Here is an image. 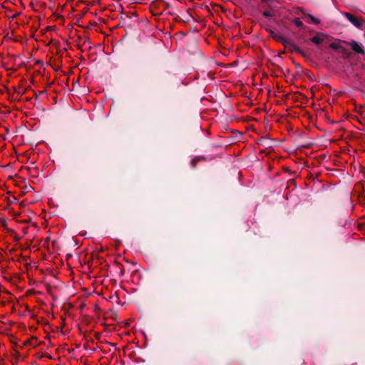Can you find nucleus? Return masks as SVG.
<instances>
[{
	"label": "nucleus",
	"instance_id": "1",
	"mask_svg": "<svg viewBox=\"0 0 365 365\" xmlns=\"http://www.w3.org/2000/svg\"><path fill=\"white\" fill-rule=\"evenodd\" d=\"M342 14L354 26L361 29L362 26V21L354 16V14L348 12H342Z\"/></svg>",
	"mask_w": 365,
	"mask_h": 365
},
{
	"label": "nucleus",
	"instance_id": "2",
	"mask_svg": "<svg viewBox=\"0 0 365 365\" xmlns=\"http://www.w3.org/2000/svg\"><path fill=\"white\" fill-rule=\"evenodd\" d=\"M275 0H261V2L264 4V7L266 8V10L262 14L264 17H272L275 15L274 9H273L272 6L268 4L269 2H273Z\"/></svg>",
	"mask_w": 365,
	"mask_h": 365
},
{
	"label": "nucleus",
	"instance_id": "3",
	"mask_svg": "<svg viewBox=\"0 0 365 365\" xmlns=\"http://www.w3.org/2000/svg\"><path fill=\"white\" fill-rule=\"evenodd\" d=\"M286 48H289L290 51L293 52H296L303 56H305V53L296 44H294L293 42H292L289 39H285V41L282 43Z\"/></svg>",
	"mask_w": 365,
	"mask_h": 365
},
{
	"label": "nucleus",
	"instance_id": "4",
	"mask_svg": "<svg viewBox=\"0 0 365 365\" xmlns=\"http://www.w3.org/2000/svg\"><path fill=\"white\" fill-rule=\"evenodd\" d=\"M344 43H346L347 45H349L351 47V48L356 53H359V54L365 53L364 51L362 49V48L359 45V43L356 41L351 40V41H349V42L344 41Z\"/></svg>",
	"mask_w": 365,
	"mask_h": 365
},
{
	"label": "nucleus",
	"instance_id": "5",
	"mask_svg": "<svg viewBox=\"0 0 365 365\" xmlns=\"http://www.w3.org/2000/svg\"><path fill=\"white\" fill-rule=\"evenodd\" d=\"M265 30L269 34V36L273 38L275 41L283 43L284 41H285L286 38L279 36L273 30H272L270 28L267 27L265 29Z\"/></svg>",
	"mask_w": 365,
	"mask_h": 365
},
{
	"label": "nucleus",
	"instance_id": "6",
	"mask_svg": "<svg viewBox=\"0 0 365 365\" xmlns=\"http://www.w3.org/2000/svg\"><path fill=\"white\" fill-rule=\"evenodd\" d=\"M311 41L317 45L321 44L324 41L323 34L318 33L315 36L311 38Z\"/></svg>",
	"mask_w": 365,
	"mask_h": 365
},
{
	"label": "nucleus",
	"instance_id": "7",
	"mask_svg": "<svg viewBox=\"0 0 365 365\" xmlns=\"http://www.w3.org/2000/svg\"><path fill=\"white\" fill-rule=\"evenodd\" d=\"M207 158L202 156H196L191 161V166L192 168H195L197 166V163L202 160H205Z\"/></svg>",
	"mask_w": 365,
	"mask_h": 365
},
{
	"label": "nucleus",
	"instance_id": "8",
	"mask_svg": "<svg viewBox=\"0 0 365 365\" xmlns=\"http://www.w3.org/2000/svg\"><path fill=\"white\" fill-rule=\"evenodd\" d=\"M302 14L304 15H306L305 12L303 11ZM307 16L312 20V21L313 22V24H316V25H318L321 23L320 20L316 17H314V16H312V14H307Z\"/></svg>",
	"mask_w": 365,
	"mask_h": 365
},
{
	"label": "nucleus",
	"instance_id": "9",
	"mask_svg": "<svg viewBox=\"0 0 365 365\" xmlns=\"http://www.w3.org/2000/svg\"><path fill=\"white\" fill-rule=\"evenodd\" d=\"M36 339H28V340L25 341L24 344L25 346L29 345V346H35L36 344L34 342H36Z\"/></svg>",
	"mask_w": 365,
	"mask_h": 365
},
{
	"label": "nucleus",
	"instance_id": "10",
	"mask_svg": "<svg viewBox=\"0 0 365 365\" xmlns=\"http://www.w3.org/2000/svg\"><path fill=\"white\" fill-rule=\"evenodd\" d=\"M294 24L297 27H302L303 26V23L299 19L294 20Z\"/></svg>",
	"mask_w": 365,
	"mask_h": 365
},
{
	"label": "nucleus",
	"instance_id": "11",
	"mask_svg": "<svg viewBox=\"0 0 365 365\" xmlns=\"http://www.w3.org/2000/svg\"><path fill=\"white\" fill-rule=\"evenodd\" d=\"M330 47L333 49H338L339 48V46L336 43H331L330 44Z\"/></svg>",
	"mask_w": 365,
	"mask_h": 365
},
{
	"label": "nucleus",
	"instance_id": "12",
	"mask_svg": "<svg viewBox=\"0 0 365 365\" xmlns=\"http://www.w3.org/2000/svg\"><path fill=\"white\" fill-rule=\"evenodd\" d=\"M124 272H125L124 269H122L120 270V275H123V274H124Z\"/></svg>",
	"mask_w": 365,
	"mask_h": 365
},
{
	"label": "nucleus",
	"instance_id": "13",
	"mask_svg": "<svg viewBox=\"0 0 365 365\" xmlns=\"http://www.w3.org/2000/svg\"><path fill=\"white\" fill-rule=\"evenodd\" d=\"M45 93V91H41V92H39V94H42V93Z\"/></svg>",
	"mask_w": 365,
	"mask_h": 365
},
{
	"label": "nucleus",
	"instance_id": "14",
	"mask_svg": "<svg viewBox=\"0 0 365 365\" xmlns=\"http://www.w3.org/2000/svg\"><path fill=\"white\" fill-rule=\"evenodd\" d=\"M163 3L164 4H165V5H166V6H168V4L165 3V2H163Z\"/></svg>",
	"mask_w": 365,
	"mask_h": 365
}]
</instances>
